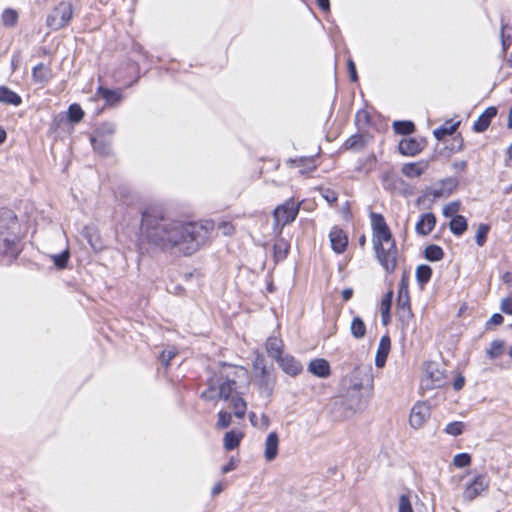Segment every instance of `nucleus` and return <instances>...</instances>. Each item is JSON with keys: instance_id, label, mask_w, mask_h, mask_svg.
<instances>
[{"instance_id": "obj_1", "label": "nucleus", "mask_w": 512, "mask_h": 512, "mask_svg": "<svg viewBox=\"0 0 512 512\" xmlns=\"http://www.w3.org/2000/svg\"><path fill=\"white\" fill-rule=\"evenodd\" d=\"M214 223L210 220L191 222L171 218L158 210H147L142 215L143 236L162 250L181 256L197 252L208 240Z\"/></svg>"}, {"instance_id": "obj_2", "label": "nucleus", "mask_w": 512, "mask_h": 512, "mask_svg": "<svg viewBox=\"0 0 512 512\" xmlns=\"http://www.w3.org/2000/svg\"><path fill=\"white\" fill-rule=\"evenodd\" d=\"M373 247L381 266L391 273L397 265V248L389 227L381 214L372 212Z\"/></svg>"}, {"instance_id": "obj_3", "label": "nucleus", "mask_w": 512, "mask_h": 512, "mask_svg": "<svg viewBox=\"0 0 512 512\" xmlns=\"http://www.w3.org/2000/svg\"><path fill=\"white\" fill-rule=\"evenodd\" d=\"M9 231L0 232V255L7 258L8 262L16 259L21 248L19 246V237L15 233L17 222L15 217H10Z\"/></svg>"}, {"instance_id": "obj_4", "label": "nucleus", "mask_w": 512, "mask_h": 512, "mask_svg": "<svg viewBox=\"0 0 512 512\" xmlns=\"http://www.w3.org/2000/svg\"><path fill=\"white\" fill-rule=\"evenodd\" d=\"M236 383L234 380L218 379L216 382L211 380L209 386L201 394V397L207 401L218 399L228 400L235 390Z\"/></svg>"}, {"instance_id": "obj_5", "label": "nucleus", "mask_w": 512, "mask_h": 512, "mask_svg": "<svg viewBox=\"0 0 512 512\" xmlns=\"http://www.w3.org/2000/svg\"><path fill=\"white\" fill-rule=\"evenodd\" d=\"M446 384V376L440 365L436 362H428L425 365L424 375L421 378V389L432 390Z\"/></svg>"}, {"instance_id": "obj_6", "label": "nucleus", "mask_w": 512, "mask_h": 512, "mask_svg": "<svg viewBox=\"0 0 512 512\" xmlns=\"http://www.w3.org/2000/svg\"><path fill=\"white\" fill-rule=\"evenodd\" d=\"M299 205L293 199L287 200L284 204L279 205L274 210V220L277 226H285L295 220L298 215Z\"/></svg>"}, {"instance_id": "obj_7", "label": "nucleus", "mask_w": 512, "mask_h": 512, "mask_svg": "<svg viewBox=\"0 0 512 512\" xmlns=\"http://www.w3.org/2000/svg\"><path fill=\"white\" fill-rule=\"evenodd\" d=\"M457 185L458 181L456 178H446L427 188L424 196L426 198H432L433 200L438 198H447L456 189Z\"/></svg>"}, {"instance_id": "obj_8", "label": "nucleus", "mask_w": 512, "mask_h": 512, "mask_svg": "<svg viewBox=\"0 0 512 512\" xmlns=\"http://www.w3.org/2000/svg\"><path fill=\"white\" fill-rule=\"evenodd\" d=\"M489 487V479L484 474L477 475L469 484L466 485L463 491V499L465 501H472Z\"/></svg>"}, {"instance_id": "obj_9", "label": "nucleus", "mask_w": 512, "mask_h": 512, "mask_svg": "<svg viewBox=\"0 0 512 512\" xmlns=\"http://www.w3.org/2000/svg\"><path fill=\"white\" fill-rule=\"evenodd\" d=\"M72 18V5L67 2H61L53 11L48 19V24L55 29L64 27Z\"/></svg>"}, {"instance_id": "obj_10", "label": "nucleus", "mask_w": 512, "mask_h": 512, "mask_svg": "<svg viewBox=\"0 0 512 512\" xmlns=\"http://www.w3.org/2000/svg\"><path fill=\"white\" fill-rule=\"evenodd\" d=\"M430 418V406L426 402H417L411 409L409 423L412 428H421Z\"/></svg>"}, {"instance_id": "obj_11", "label": "nucleus", "mask_w": 512, "mask_h": 512, "mask_svg": "<svg viewBox=\"0 0 512 512\" xmlns=\"http://www.w3.org/2000/svg\"><path fill=\"white\" fill-rule=\"evenodd\" d=\"M332 249L340 254L343 253L348 245V237L344 231L338 227H333L329 233Z\"/></svg>"}, {"instance_id": "obj_12", "label": "nucleus", "mask_w": 512, "mask_h": 512, "mask_svg": "<svg viewBox=\"0 0 512 512\" xmlns=\"http://www.w3.org/2000/svg\"><path fill=\"white\" fill-rule=\"evenodd\" d=\"M277 362L282 370L291 376L298 375L303 369L302 364L291 355H282Z\"/></svg>"}, {"instance_id": "obj_13", "label": "nucleus", "mask_w": 512, "mask_h": 512, "mask_svg": "<svg viewBox=\"0 0 512 512\" xmlns=\"http://www.w3.org/2000/svg\"><path fill=\"white\" fill-rule=\"evenodd\" d=\"M308 371L319 378H327L331 373L329 362L323 358L310 361Z\"/></svg>"}, {"instance_id": "obj_14", "label": "nucleus", "mask_w": 512, "mask_h": 512, "mask_svg": "<svg viewBox=\"0 0 512 512\" xmlns=\"http://www.w3.org/2000/svg\"><path fill=\"white\" fill-rule=\"evenodd\" d=\"M497 115V108L494 106L488 107L475 121L473 125L474 131L481 133L484 132L490 125L491 120Z\"/></svg>"}, {"instance_id": "obj_15", "label": "nucleus", "mask_w": 512, "mask_h": 512, "mask_svg": "<svg viewBox=\"0 0 512 512\" xmlns=\"http://www.w3.org/2000/svg\"><path fill=\"white\" fill-rule=\"evenodd\" d=\"M436 217L433 213H425L423 214L419 221L416 223L415 230L417 234L426 236L428 235L435 227Z\"/></svg>"}, {"instance_id": "obj_16", "label": "nucleus", "mask_w": 512, "mask_h": 512, "mask_svg": "<svg viewBox=\"0 0 512 512\" xmlns=\"http://www.w3.org/2000/svg\"><path fill=\"white\" fill-rule=\"evenodd\" d=\"M279 438L276 432H270L265 440L264 457L273 461L278 455Z\"/></svg>"}, {"instance_id": "obj_17", "label": "nucleus", "mask_w": 512, "mask_h": 512, "mask_svg": "<svg viewBox=\"0 0 512 512\" xmlns=\"http://www.w3.org/2000/svg\"><path fill=\"white\" fill-rule=\"evenodd\" d=\"M53 77L52 70L48 65L40 63L32 70V78L35 83L45 85Z\"/></svg>"}, {"instance_id": "obj_18", "label": "nucleus", "mask_w": 512, "mask_h": 512, "mask_svg": "<svg viewBox=\"0 0 512 512\" xmlns=\"http://www.w3.org/2000/svg\"><path fill=\"white\" fill-rule=\"evenodd\" d=\"M390 350V339L388 336H383L380 339L378 349L375 356V365L382 368L385 363Z\"/></svg>"}, {"instance_id": "obj_19", "label": "nucleus", "mask_w": 512, "mask_h": 512, "mask_svg": "<svg viewBox=\"0 0 512 512\" xmlns=\"http://www.w3.org/2000/svg\"><path fill=\"white\" fill-rule=\"evenodd\" d=\"M97 95L104 99L106 104L110 106H115L122 100V93L120 90L99 87L97 89Z\"/></svg>"}, {"instance_id": "obj_20", "label": "nucleus", "mask_w": 512, "mask_h": 512, "mask_svg": "<svg viewBox=\"0 0 512 512\" xmlns=\"http://www.w3.org/2000/svg\"><path fill=\"white\" fill-rule=\"evenodd\" d=\"M398 184H403V179L392 173H386L383 176V186L387 190L396 191L401 194H406V190L398 187Z\"/></svg>"}, {"instance_id": "obj_21", "label": "nucleus", "mask_w": 512, "mask_h": 512, "mask_svg": "<svg viewBox=\"0 0 512 512\" xmlns=\"http://www.w3.org/2000/svg\"><path fill=\"white\" fill-rule=\"evenodd\" d=\"M283 342L277 337H269L266 342V350L270 357L278 360L282 356Z\"/></svg>"}, {"instance_id": "obj_22", "label": "nucleus", "mask_w": 512, "mask_h": 512, "mask_svg": "<svg viewBox=\"0 0 512 512\" xmlns=\"http://www.w3.org/2000/svg\"><path fill=\"white\" fill-rule=\"evenodd\" d=\"M420 143L414 139H403L399 143V151L403 155L414 156L420 151Z\"/></svg>"}, {"instance_id": "obj_23", "label": "nucleus", "mask_w": 512, "mask_h": 512, "mask_svg": "<svg viewBox=\"0 0 512 512\" xmlns=\"http://www.w3.org/2000/svg\"><path fill=\"white\" fill-rule=\"evenodd\" d=\"M0 102L18 106L21 104V97L5 86L0 87Z\"/></svg>"}, {"instance_id": "obj_24", "label": "nucleus", "mask_w": 512, "mask_h": 512, "mask_svg": "<svg viewBox=\"0 0 512 512\" xmlns=\"http://www.w3.org/2000/svg\"><path fill=\"white\" fill-rule=\"evenodd\" d=\"M427 165L423 163H407L402 167V173L408 178L421 176L426 170Z\"/></svg>"}, {"instance_id": "obj_25", "label": "nucleus", "mask_w": 512, "mask_h": 512, "mask_svg": "<svg viewBox=\"0 0 512 512\" xmlns=\"http://www.w3.org/2000/svg\"><path fill=\"white\" fill-rule=\"evenodd\" d=\"M243 438L242 432H236L234 430L227 432L224 435V448L226 450H233L237 448Z\"/></svg>"}, {"instance_id": "obj_26", "label": "nucleus", "mask_w": 512, "mask_h": 512, "mask_svg": "<svg viewBox=\"0 0 512 512\" xmlns=\"http://www.w3.org/2000/svg\"><path fill=\"white\" fill-rule=\"evenodd\" d=\"M449 226L454 235L460 236L467 230L468 224L464 216L456 215L450 221Z\"/></svg>"}, {"instance_id": "obj_27", "label": "nucleus", "mask_w": 512, "mask_h": 512, "mask_svg": "<svg viewBox=\"0 0 512 512\" xmlns=\"http://www.w3.org/2000/svg\"><path fill=\"white\" fill-rule=\"evenodd\" d=\"M350 331L354 338L362 339L366 334L364 321L358 316L354 317L350 325Z\"/></svg>"}, {"instance_id": "obj_28", "label": "nucleus", "mask_w": 512, "mask_h": 512, "mask_svg": "<svg viewBox=\"0 0 512 512\" xmlns=\"http://www.w3.org/2000/svg\"><path fill=\"white\" fill-rule=\"evenodd\" d=\"M273 248L276 261H280L286 258L290 245L285 239L280 238L274 243Z\"/></svg>"}, {"instance_id": "obj_29", "label": "nucleus", "mask_w": 512, "mask_h": 512, "mask_svg": "<svg viewBox=\"0 0 512 512\" xmlns=\"http://www.w3.org/2000/svg\"><path fill=\"white\" fill-rule=\"evenodd\" d=\"M262 376L259 382L261 392L266 396H270L273 390L274 379L267 373L265 368H262Z\"/></svg>"}, {"instance_id": "obj_30", "label": "nucleus", "mask_w": 512, "mask_h": 512, "mask_svg": "<svg viewBox=\"0 0 512 512\" xmlns=\"http://www.w3.org/2000/svg\"><path fill=\"white\" fill-rule=\"evenodd\" d=\"M103 136H97L91 138V143L95 151L102 155H108L110 153V143L106 142Z\"/></svg>"}, {"instance_id": "obj_31", "label": "nucleus", "mask_w": 512, "mask_h": 512, "mask_svg": "<svg viewBox=\"0 0 512 512\" xmlns=\"http://www.w3.org/2000/svg\"><path fill=\"white\" fill-rule=\"evenodd\" d=\"M424 254L425 258L429 261H440L444 257L442 248L434 244L427 246L425 248Z\"/></svg>"}, {"instance_id": "obj_32", "label": "nucleus", "mask_w": 512, "mask_h": 512, "mask_svg": "<svg viewBox=\"0 0 512 512\" xmlns=\"http://www.w3.org/2000/svg\"><path fill=\"white\" fill-rule=\"evenodd\" d=\"M457 126H458V123H456V124L446 123L443 126L435 129L433 134L437 140H442L445 136L453 134L455 132Z\"/></svg>"}, {"instance_id": "obj_33", "label": "nucleus", "mask_w": 512, "mask_h": 512, "mask_svg": "<svg viewBox=\"0 0 512 512\" xmlns=\"http://www.w3.org/2000/svg\"><path fill=\"white\" fill-rule=\"evenodd\" d=\"M431 275L432 269L428 265H420L416 269V278L421 285L429 282Z\"/></svg>"}, {"instance_id": "obj_34", "label": "nucleus", "mask_w": 512, "mask_h": 512, "mask_svg": "<svg viewBox=\"0 0 512 512\" xmlns=\"http://www.w3.org/2000/svg\"><path fill=\"white\" fill-rule=\"evenodd\" d=\"M394 131L398 134L408 135L414 131V124L410 121H395L393 123Z\"/></svg>"}, {"instance_id": "obj_35", "label": "nucleus", "mask_w": 512, "mask_h": 512, "mask_svg": "<svg viewBox=\"0 0 512 512\" xmlns=\"http://www.w3.org/2000/svg\"><path fill=\"white\" fill-rule=\"evenodd\" d=\"M84 111L78 104H71L68 108V119L72 123H78L82 120Z\"/></svg>"}, {"instance_id": "obj_36", "label": "nucleus", "mask_w": 512, "mask_h": 512, "mask_svg": "<svg viewBox=\"0 0 512 512\" xmlns=\"http://www.w3.org/2000/svg\"><path fill=\"white\" fill-rule=\"evenodd\" d=\"M392 296H393L392 291H389L381 301V314H382L383 322L385 324L387 323V320L389 319V310H390L391 303H392Z\"/></svg>"}, {"instance_id": "obj_37", "label": "nucleus", "mask_w": 512, "mask_h": 512, "mask_svg": "<svg viewBox=\"0 0 512 512\" xmlns=\"http://www.w3.org/2000/svg\"><path fill=\"white\" fill-rule=\"evenodd\" d=\"M232 407L234 414L238 418H243L246 412V402L241 397H232Z\"/></svg>"}, {"instance_id": "obj_38", "label": "nucleus", "mask_w": 512, "mask_h": 512, "mask_svg": "<svg viewBox=\"0 0 512 512\" xmlns=\"http://www.w3.org/2000/svg\"><path fill=\"white\" fill-rule=\"evenodd\" d=\"M18 20V14L13 9H6L2 13V22L7 27H13Z\"/></svg>"}, {"instance_id": "obj_39", "label": "nucleus", "mask_w": 512, "mask_h": 512, "mask_svg": "<svg viewBox=\"0 0 512 512\" xmlns=\"http://www.w3.org/2000/svg\"><path fill=\"white\" fill-rule=\"evenodd\" d=\"M249 419L253 426L259 427L263 430L267 429L269 426V418L265 414H262L260 418H258L254 412H251L249 414Z\"/></svg>"}, {"instance_id": "obj_40", "label": "nucleus", "mask_w": 512, "mask_h": 512, "mask_svg": "<svg viewBox=\"0 0 512 512\" xmlns=\"http://www.w3.org/2000/svg\"><path fill=\"white\" fill-rule=\"evenodd\" d=\"M489 230H490V227L487 224H480L478 226L475 239H476V243L479 247L484 246V244L486 243Z\"/></svg>"}, {"instance_id": "obj_41", "label": "nucleus", "mask_w": 512, "mask_h": 512, "mask_svg": "<svg viewBox=\"0 0 512 512\" xmlns=\"http://www.w3.org/2000/svg\"><path fill=\"white\" fill-rule=\"evenodd\" d=\"M365 145L363 136L353 135L345 142L346 149H361Z\"/></svg>"}, {"instance_id": "obj_42", "label": "nucleus", "mask_w": 512, "mask_h": 512, "mask_svg": "<svg viewBox=\"0 0 512 512\" xmlns=\"http://www.w3.org/2000/svg\"><path fill=\"white\" fill-rule=\"evenodd\" d=\"M398 308L402 312L409 313V296L407 290L401 289L398 296Z\"/></svg>"}, {"instance_id": "obj_43", "label": "nucleus", "mask_w": 512, "mask_h": 512, "mask_svg": "<svg viewBox=\"0 0 512 512\" xmlns=\"http://www.w3.org/2000/svg\"><path fill=\"white\" fill-rule=\"evenodd\" d=\"M471 463V456L467 453H460L454 456L453 464L458 468H463Z\"/></svg>"}, {"instance_id": "obj_44", "label": "nucleus", "mask_w": 512, "mask_h": 512, "mask_svg": "<svg viewBox=\"0 0 512 512\" xmlns=\"http://www.w3.org/2000/svg\"><path fill=\"white\" fill-rule=\"evenodd\" d=\"M460 209V202L454 201L443 207V215L445 217H455Z\"/></svg>"}, {"instance_id": "obj_45", "label": "nucleus", "mask_w": 512, "mask_h": 512, "mask_svg": "<svg viewBox=\"0 0 512 512\" xmlns=\"http://www.w3.org/2000/svg\"><path fill=\"white\" fill-rule=\"evenodd\" d=\"M503 343L501 341H493L487 351L489 358L494 359L502 353Z\"/></svg>"}, {"instance_id": "obj_46", "label": "nucleus", "mask_w": 512, "mask_h": 512, "mask_svg": "<svg viewBox=\"0 0 512 512\" xmlns=\"http://www.w3.org/2000/svg\"><path fill=\"white\" fill-rule=\"evenodd\" d=\"M445 431L449 435L458 436L463 432V423L458 421L451 422L446 426Z\"/></svg>"}, {"instance_id": "obj_47", "label": "nucleus", "mask_w": 512, "mask_h": 512, "mask_svg": "<svg viewBox=\"0 0 512 512\" xmlns=\"http://www.w3.org/2000/svg\"><path fill=\"white\" fill-rule=\"evenodd\" d=\"M398 512H413L409 496L405 494L400 496Z\"/></svg>"}, {"instance_id": "obj_48", "label": "nucleus", "mask_w": 512, "mask_h": 512, "mask_svg": "<svg viewBox=\"0 0 512 512\" xmlns=\"http://www.w3.org/2000/svg\"><path fill=\"white\" fill-rule=\"evenodd\" d=\"M321 196L329 203L333 204L337 201L338 195L337 193L330 188H320Z\"/></svg>"}, {"instance_id": "obj_49", "label": "nucleus", "mask_w": 512, "mask_h": 512, "mask_svg": "<svg viewBox=\"0 0 512 512\" xmlns=\"http://www.w3.org/2000/svg\"><path fill=\"white\" fill-rule=\"evenodd\" d=\"M231 423V414L225 411H220L218 413V428H227Z\"/></svg>"}, {"instance_id": "obj_50", "label": "nucleus", "mask_w": 512, "mask_h": 512, "mask_svg": "<svg viewBox=\"0 0 512 512\" xmlns=\"http://www.w3.org/2000/svg\"><path fill=\"white\" fill-rule=\"evenodd\" d=\"M69 252L64 251L61 254L53 256L54 264L59 268H64L67 265Z\"/></svg>"}, {"instance_id": "obj_51", "label": "nucleus", "mask_w": 512, "mask_h": 512, "mask_svg": "<svg viewBox=\"0 0 512 512\" xmlns=\"http://www.w3.org/2000/svg\"><path fill=\"white\" fill-rule=\"evenodd\" d=\"M116 130V127L114 124L112 123H106V124H103L97 131H96V135L97 136H105L106 134L107 135H112Z\"/></svg>"}, {"instance_id": "obj_52", "label": "nucleus", "mask_w": 512, "mask_h": 512, "mask_svg": "<svg viewBox=\"0 0 512 512\" xmlns=\"http://www.w3.org/2000/svg\"><path fill=\"white\" fill-rule=\"evenodd\" d=\"M500 309L503 313L512 315V297L503 298L501 300Z\"/></svg>"}, {"instance_id": "obj_53", "label": "nucleus", "mask_w": 512, "mask_h": 512, "mask_svg": "<svg viewBox=\"0 0 512 512\" xmlns=\"http://www.w3.org/2000/svg\"><path fill=\"white\" fill-rule=\"evenodd\" d=\"M176 351L173 349L164 350L161 354V361L167 367L170 364V361L175 357Z\"/></svg>"}, {"instance_id": "obj_54", "label": "nucleus", "mask_w": 512, "mask_h": 512, "mask_svg": "<svg viewBox=\"0 0 512 512\" xmlns=\"http://www.w3.org/2000/svg\"><path fill=\"white\" fill-rule=\"evenodd\" d=\"M219 229L221 230L222 234L225 236H229L234 232V227L230 222H222L219 225Z\"/></svg>"}, {"instance_id": "obj_55", "label": "nucleus", "mask_w": 512, "mask_h": 512, "mask_svg": "<svg viewBox=\"0 0 512 512\" xmlns=\"http://www.w3.org/2000/svg\"><path fill=\"white\" fill-rule=\"evenodd\" d=\"M504 318L501 314L495 313L493 314L487 322V326H496L502 324Z\"/></svg>"}, {"instance_id": "obj_56", "label": "nucleus", "mask_w": 512, "mask_h": 512, "mask_svg": "<svg viewBox=\"0 0 512 512\" xmlns=\"http://www.w3.org/2000/svg\"><path fill=\"white\" fill-rule=\"evenodd\" d=\"M347 64H348V71H349L350 79L353 82H356L358 80V76H357V72H356L355 63L353 62V60L349 59Z\"/></svg>"}, {"instance_id": "obj_57", "label": "nucleus", "mask_w": 512, "mask_h": 512, "mask_svg": "<svg viewBox=\"0 0 512 512\" xmlns=\"http://www.w3.org/2000/svg\"><path fill=\"white\" fill-rule=\"evenodd\" d=\"M236 467H237V462L233 458H231L229 460V462L221 468V472L223 474H226V473H228L230 471L235 470Z\"/></svg>"}, {"instance_id": "obj_58", "label": "nucleus", "mask_w": 512, "mask_h": 512, "mask_svg": "<svg viewBox=\"0 0 512 512\" xmlns=\"http://www.w3.org/2000/svg\"><path fill=\"white\" fill-rule=\"evenodd\" d=\"M292 163L300 166L302 163H306L309 166V169H315L314 160L312 158H300L299 160H291Z\"/></svg>"}, {"instance_id": "obj_59", "label": "nucleus", "mask_w": 512, "mask_h": 512, "mask_svg": "<svg viewBox=\"0 0 512 512\" xmlns=\"http://www.w3.org/2000/svg\"><path fill=\"white\" fill-rule=\"evenodd\" d=\"M453 167L457 171H464L467 167V162L465 160L455 161Z\"/></svg>"}, {"instance_id": "obj_60", "label": "nucleus", "mask_w": 512, "mask_h": 512, "mask_svg": "<svg viewBox=\"0 0 512 512\" xmlns=\"http://www.w3.org/2000/svg\"><path fill=\"white\" fill-rule=\"evenodd\" d=\"M342 298L344 301H348L353 296V290L351 288H346L342 291Z\"/></svg>"}, {"instance_id": "obj_61", "label": "nucleus", "mask_w": 512, "mask_h": 512, "mask_svg": "<svg viewBox=\"0 0 512 512\" xmlns=\"http://www.w3.org/2000/svg\"><path fill=\"white\" fill-rule=\"evenodd\" d=\"M317 4L323 11H328L330 8L329 0H317Z\"/></svg>"}, {"instance_id": "obj_62", "label": "nucleus", "mask_w": 512, "mask_h": 512, "mask_svg": "<svg viewBox=\"0 0 512 512\" xmlns=\"http://www.w3.org/2000/svg\"><path fill=\"white\" fill-rule=\"evenodd\" d=\"M463 385H464V378H463V377H458V378L454 381V383H453V387H454V389H455V390H460V389H462Z\"/></svg>"}, {"instance_id": "obj_63", "label": "nucleus", "mask_w": 512, "mask_h": 512, "mask_svg": "<svg viewBox=\"0 0 512 512\" xmlns=\"http://www.w3.org/2000/svg\"><path fill=\"white\" fill-rule=\"evenodd\" d=\"M223 490V486L221 482L216 483L212 488V495H217Z\"/></svg>"}, {"instance_id": "obj_64", "label": "nucleus", "mask_w": 512, "mask_h": 512, "mask_svg": "<svg viewBox=\"0 0 512 512\" xmlns=\"http://www.w3.org/2000/svg\"><path fill=\"white\" fill-rule=\"evenodd\" d=\"M507 127L509 129H512V107L509 109V112H508Z\"/></svg>"}]
</instances>
